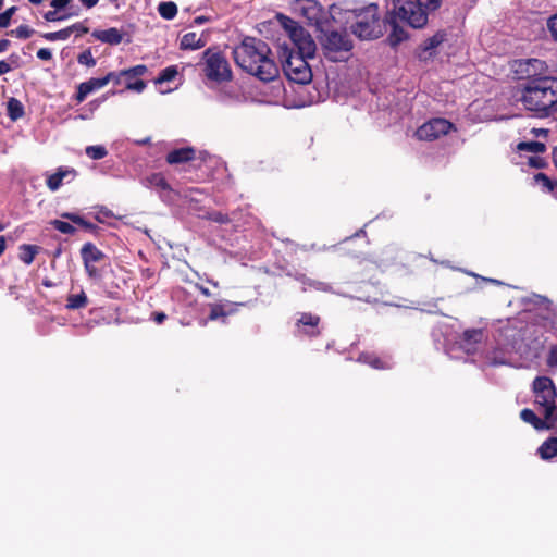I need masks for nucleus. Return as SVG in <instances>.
Wrapping results in <instances>:
<instances>
[{"label":"nucleus","instance_id":"f257e3e1","mask_svg":"<svg viewBox=\"0 0 557 557\" xmlns=\"http://www.w3.org/2000/svg\"><path fill=\"white\" fill-rule=\"evenodd\" d=\"M276 18L287 35V39L277 40L283 72L290 82L309 84L313 75L308 60L314 58L317 45L309 32L292 17L278 13Z\"/></svg>","mask_w":557,"mask_h":557},{"label":"nucleus","instance_id":"f03ea898","mask_svg":"<svg viewBox=\"0 0 557 557\" xmlns=\"http://www.w3.org/2000/svg\"><path fill=\"white\" fill-rule=\"evenodd\" d=\"M236 64L246 73L264 83L274 81L280 70L269 45L260 38L245 37L233 50Z\"/></svg>","mask_w":557,"mask_h":557},{"label":"nucleus","instance_id":"7ed1b4c3","mask_svg":"<svg viewBox=\"0 0 557 557\" xmlns=\"http://www.w3.org/2000/svg\"><path fill=\"white\" fill-rule=\"evenodd\" d=\"M520 101L535 116H550L557 104V77L542 76L528 81L522 87Z\"/></svg>","mask_w":557,"mask_h":557},{"label":"nucleus","instance_id":"20e7f679","mask_svg":"<svg viewBox=\"0 0 557 557\" xmlns=\"http://www.w3.org/2000/svg\"><path fill=\"white\" fill-rule=\"evenodd\" d=\"M201 66L205 76L222 84L233 79V72L226 55L216 47H209L202 52Z\"/></svg>","mask_w":557,"mask_h":557},{"label":"nucleus","instance_id":"39448f33","mask_svg":"<svg viewBox=\"0 0 557 557\" xmlns=\"http://www.w3.org/2000/svg\"><path fill=\"white\" fill-rule=\"evenodd\" d=\"M351 32L362 40L377 39L385 33V22L379 14V5L369 3L366 11L358 15V18L350 26Z\"/></svg>","mask_w":557,"mask_h":557},{"label":"nucleus","instance_id":"423d86ee","mask_svg":"<svg viewBox=\"0 0 557 557\" xmlns=\"http://www.w3.org/2000/svg\"><path fill=\"white\" fill-rule=\"evenodd\" d=\"M442 0H399L397 12L407 20L412 28H423L429 21V14L441 7Z\"/></svg>","mask_w":557,"mask_h":557},{"label":"nucleus","instance_id":"0eeeda50","mask_svg":"<svg viewBox=\"0 0 557 557\" xmlns=\"http://www.w3.org/2000/svg\"><path fill=\"white\" fill-rule=\"evenodd\" d=\"M534 404L544 418H557V389L554 381L548 376H536L532 383Z\"/></svg>","mask_w":557,"mask_h":557},{"label":"nucleus","instance_id":"6e6552de","mask_svg":"<svg viewBox=\"0 0 557 557\" xmlns=\"http://www.w3.org/2000/svg\"><path fill=\"white\" fill-rule=\"evenodd\" d=\"M320 44L324 57L332 62L347 60L349 52L354 48L349 35L346 32L338 30L325 32L320 37Z\"/></svg>","mask_w":557,"mask_h":557},{"label":"nucleus","instance_id":"1a4fd4ad","mask_svg":"<svg viewBox=\"0 0 557 557\" xmlns=\"http://www.w3.org/2000/svg\"><path fill=\"white\" fill-rule=\"evenodd\" d=\"M398 3L399 0L393 1V9L384 18L385 22V28L387 26L391 27V33L387 36V42L391 47H396L400 42L408 39V33L399 25L398 22L405 23L408 26L412 27V25L405 18H403L400 15H398Z\"/></svg>","mask_w":557,"mask_h":557},{"label":"nucleus","instance_id":"9d476101","mask_svg":"<svg viewBox=\"0 0 557 557\" xmlns=\"http://www.w3.org/2000/svg\"><path fill=\"white\" fill-rule=\"evenodd\" d=\"M454 128V124L446 119H432L418 127L416 136L419 140L432 141L447 135Z\"/></svg>","mask_w":557,"mask_h":557},{"label":"nucleus","instance_id":"9b49d317","mask_svg":"<svg viewBox=\"0 0 557 557\" xmlns=\"http://www.w3.org/2000/svg\"><path fill=\"white\" fill-rule=\"evenodd\" d=\"M547 70V63L540 59L516 61V73L520 75V78H527L528 81L544 76L543 74L546 73Z\"/></svg>","mask_w":557,"mask_h":557},{"label":"nucleus","instance_id":"f8f14e48","mask_svg":"<svg viewBox=\"0 0 557 557\" xmlns=\"http://www.w3.org/2000/svg\"><path fill=\"white\" fill-rule=\"evenodd\" d=\"M321 318L318 314L311 312H301L295 323V327L298 334L317 337L321 334L320 331Z\"/></svg>","mask_w":557,"mask_h":557},{"label":"nucleus","instance_id":"ddd939ff","mask_svg":"<svg viewBox=\"0 0 557 557\" xmlns=\"http://www.w3.org/2000/svg\"><path fill=\"white\" fill-rule=\"evenodd\" d=\"M354 297L364 302H377L383 297V290L379 283L362 281L354 287Z\"/></svg>","mask_w":557,"mask_h":557},{"label":"nucleus","instance_id":"4468645a","mask_svg":"<svg viewBox=\"0 0 557 557\" xmlns=\"http://www.w3.org/2000/svg\"><path fill=\"white\" fill-rule=\"evenodd\" d=\"M447 38L445 30H438L433 36L426 38L418 48L417 57L421 61H428L435 55V49Z\"/></svg>","mask_w":557,"mask_h":557},{"label":"nucleus","instance_id":"2eb2a0df","mask_svg":"<svg viewBox=\"0 0 557 557\" xmlns=\"http://www.w3.org/2000/svg\"><path fill=\"white\" fill-rule=\"evenodd\" d=\"M109 84V77H92L86 82L78 84L77 90L73 96L76 104L82 103L89 94L101 89Z\"/></svg>","mask_w":557,"mask_h":557},{"label":"nucleus","instance_id":"dca6fc26","mask_svg":"<svg viewBox=\"0 0 557 557\" xmlns=\"http://www.w3.org/2000/svg\"><path fill=\"white\" fill-rule=\"evenodd\" d=\"M523 422L531 424L535 430H550L557 428V418H539L532 409L524 408L520 411Z\"/></svg>","mask_w":557,"mask_h":557},{"label":"nucleus","instance_id":"f3484780","mask_svg":"<svg viewBox=\"0 0 557 557\" xmlns=\"http://www.w3.org/2000/svg\"><path fill=\"white\" fill-rule=\"evenodd\" d=\"M76 171L74 169H70L66 166H60L57 169V172L47 176L46 184L49 190L57 191L62 183L69 176L74 178L76 176Z\"/></svg>","mask_w":557,"mask_h":557},{"label":"nucleus","instance_id":"a211bd4d","mask_svg":"<svg viewBox=\"0 0 557 557\" xmlns=\"http://www.w3.org/2000/svg\"><path fill=\"white\" fill-rule=\"evenodd\" d=\"M300 11L310 24H318L321 20L322 8L317 0H302Z\"/></svg>","mask_w":557,"mask_h":557},{"label":"nucleus","instance_id":"6ab92c4d","mask_svg":"<svg viewBox=\"0 0 557 557\" xmlns=\"http://www.w3.org/2000/svg\"><path fill=\"white\" fill-rule=\"evenodd\" d=\"M91 36L95 39L111 46H116L121 44L123 40V33L115 27H111L108 29H95L91 33Z\"/></svg>","mask_w":557,"mask_h":557},{"label":"nucleus","instance_id":"aec40b11","mask_svg":"<svg viewBox=\"0 0 557 557\" xmlns=\"http://www.w3.org/2000/svg\"><path fill=\"white\" fill-rule=\"evenodd\" d=\"M81 257L83 259L84 267H88V263H97L106 259V255L90 242L82 246Z\"/></svg>","mask_w":557,"mask_h":557},{"label":"nucleus","instance_id":"412c9836","mask_svg":"<svg viewBox=\"0 0 557 557\" xmlns=\"http://www.w3.org/2000/svg\"><path fill=\"white\" fill-rule=\"evenodd\" d=\"M196 150L193 147H182L174 149L166 154V162L169 164H182L194 160Z\"/></svg>","mask_w":557,"mask_h":557},{"label":"nucleus","instance_id":"4be33fe9","mask_svg":"<svg viewBox=\"0 0 557 557\" xmlns=\"http://www.w3.org/2000/svg\"><path fill=\"white\" fill-rule=\"evenodd\" d=\"M207 40L202 36H197L195 32H189L183 35L180 41L181 50H198L203 48Z\"/></svg>","mask_w":557,"mask_h":557},{"label":"nucleus","instance_id":"5701e85b","mask_svg":"<svg viewBox=\"0 0 557 557\" xmlns=\"http://www.w3.org/2000/svg\"><path fill=\"white\" fill-rule=\"evenodd\" d=\"M358 361L370 366L376 370L391 369V364L387 360L382 359L374 352L363 351L358 356Z\"/></svg>","mask_w":557,"mask_h":557},{"label":"nucleus","instance_id":"b1692460","mask_svg":"<svg viewBox=\"0 0 557 557\" xmlns=\"http://www.w3.org/2000/svg\"><path fill=\"white\" fill-rule=\"evenodd\" d=\"M208 320L215 321L218 319L226 318L235 312L231 302L226 304H211Z\"/></svg>","mask_w":557,"mask_h":557},{"label":"nucleus","instance_id":"393cba45","mask_svg":"<svg viewBox=\"0 0 557 557\" xmlns=\"http://www.w3.org/2000/svg\"><path fill=\"white\" fill-rule=\"evenodd\" d=\"M537 454L543 460H550L557 456V437L550 436L537 448Z\"/></svg>","mask_w":557,"mask_h":557},{"label":"nucleus","instance_id":"a878e982","mask_svg":"<svg viewBox=\"0 0 557 557\" xmlns=\"http://www.w3.org/2000/svg\"><path fill=\"white\" fill-rule=\"evenodd\" d=\"M39 250L40 247L37 245L23 244L18 247V258L23 263L29 265L34 262Z\"/></svg>","mask_w":557,"mask_h":557},{"label":"nucleus","instance_id":"bb28decb","mask_svg":"<svg viewBox=\"0 0 557 557\" xmlns=\"http://www.w3.org/2000/svg\"><path fill=\"white\" fill-rule=\"evenodd\" d=\"M366 5L367 4H361L359 2H349V1L343 0V1H339L336 4H334V8L338 9L342 12L350 13L356 21L358 18V15L360 13H363V11H366Z\"/></svg>","mask_w":557,"mask_h":557},{"label":"nucleus","instance_id":"cd10ccee","mask_svg":"<svg viewBox=\"0 0 557 557\" xmlns=\"http://www.w3.org/2000/svg\"><path fill=\"white\" fill-rule=\"evenodd\" d=\"M88 305V298L84 290H81L79 294H70L66 298L65 307L70 310H77L86 308Z\"/></svg>","mask_w":557,"mask_h":557},{"label":"nucleus","instance_id":"c85d7f7f","mask_svg":"<svg viewBox=\"0 0 557 557\" xmlns=\"http://www.w3.org/2000/svg\"><path fill=\"white\" fill-rule=\"evenodd\" d=\"M8 116L12 121H17L25 114L24 106L16 98H10L7 103Z\"/></svg>","mask_w":557,"mask_h":557},{"label":"nucleus","instance_id":"c756f323","mask_svg":"<svg viewBox=\"0 0 557 557\" xmlns=\"http://www.w3.org/2000/svg\"><path fill=\"white\" fill-rule=\"evenodd\" d=\"M158 12L164 20H173L177 15V5L173 1H163L158 5Z\"/></svg>","mask_w":557,"mask_h":557},{"label":"nucleus","instance_id":"7c9ffc66","mask_svg":"<svg viewBox=\"0 0 557 557\" xmlns=\"http://www.w3.org/2000/svg\"><path fill=\"white\" fill-rule=\"evenodd\" d=\"M61 216L63 219H66L69 221H71L72 223L74 224H77L82 227H84L85 230L87 231H95L97 228V226L88 221H86L82 215L79 214H76V213H72V212H64L61 214Z\"/></svg>","mask_w":557,"mask_h":557},{"label":"nucleus","instance_id":"2f4dec72","mask_svg":"<svg viewBox=\"0 0 557 557\" xmlns=\"http://www.w3.org/2000/svg\"><path fill=\"white\" fill-rule=\"evenodd\" d=\"M517 150L543 153L546 151V145L541 141H521L517 145Z\"/></svg>","mask_w":557,"mask_h":557},{"label":"nucleus","instance_id":"473e14b6","mask_svg":"<svg viewBox=\"0 0 557 557\" xmlns=\"http://www.w3.org/2000/svg\"><path fill=\"white\" fill-rule=\"evenodd\" d=\"M177 66L170 65L159 73L158 77L154 79V84L161 85L166 82H172L177 76Z\"/></svg>","mask_w":557,"mask_h":557},{"label":"nucleus","instance_id":"72a5a7b5","mask_svg":"<svg viewBox=\"0 0 557 557\" xmlns=\"http://www.w3.org/2000/svg\"><path fill=\"white\" fill-rule=\"evenodd\" d=\"M483 338V331L481 329H470L462 333L461 339L465 344H478Z\"/></svg>","mask_w":557,"mask_h":557},{"label":"nucleus","instance_id":"f704fd0d","mask_svg":"<svg viewBox=\"0 0 557 557\" xmlns=\"http://www.w3.org/2000/svg\"><path fill=\"white\" fill-rule=\"evenodd\" d=\"M534 181L541 184L548 193H557V182L552 181L545 173H537L534 175Z\"/></svg>","mask_w":557,"mask_h":557},{"label":"nucleus","instance_id":"c9c22d12","mask_svg":"<svg viewBox=\"0 0 557 557\" xmlns=\"http://www.w3.org/2000/svg\"><path fill=\"white\" fill-rule=\"evenodd\" d=\"M147 66L145 64H138L129 69L122 70V74L127 78V82H132L133 78L143 76L147 72Z\"/></svg>","mask_w":557,"mask_h":557},{"label":"nucleus","instance_id":"e433bc0d","mask_svg":"<svg viewBox=\"0 0 557 557\" xmlns=\"http://www.w3.org/2000/svg\"><path fill=\"white\" fill-rule=\"evenodd\" d=\"M86 154L92 160H100L108 154V150L104 146H88L86 148Z\"/></svg>","mask_w":557,"mask_h":557},{"label":"nucleus","instance_id":"4c0bfd02","mask_svg":"<svg viewBox=\"0 0 557 557\" xmlns=\"http://www.w3.org/2000/svg\"><path fill=\"white\" fill-rule=\"evenodd\" d=\"M77 62L81 65H85L87 67H94L96 65V63H97L96 59L94 58V55L91 53V49L90 48L84 50L83 52H81L77 55Z\"/></svg>","mask_w":557,"mask_h":557},{"label":"nucleus","instance_id":"58836bf2","mask_svg":"<svg viewBox=\"0 0 557 557\" xmlns=\"http://www.w3.org/2000/svg\"><path fill=\"white\" fill-rule=\"evenodd\" d=\"M52 227L63 234L72 235L76 232V228L69 222L61 221V220H52L50 222Z\"/></svg>","mask_w":557,"mask_h":557},{"label":"nucleus","instance_id":"ea45409f","mask_svg":"<svg viewBox=\"0 0 557 557\" xmlns=\"http://www.w3.org/2000/svg\"><path fill=\"white\" fill-rule=\"evenodd\" d=\"M41 37L48 41L66 40L69 39V29L63 28L58 32L44 33Z\"/></svg>","mask_w":557,"mask_h":557},{"label":"nucleus","instance_id":"a19ab883","mask_svg":"<svg viewBox=\"0 0 557 557\" xmlns=\"http://www.w3.org/2000/svg\"><path fill=\"white\" fill-rule=\"evenodd\" d=\"M34 34V29L30 28L28 25H20L15 29H12L10 32L11 36H15L18 39H27Z\"/></svg>","mask_w":557,"mask_h":557},{"label":"nucleus","instance_id":"79ce46f5","mask_svg":"<svg viewBox=\"0 0 557 557\" xmlns=\"http://www.w3.org/2000/svg\"><path fill=\"white\" fill-rule=\"evenodd\" d=\"M207 219L219 224H227L231 222V218L228 216V214L223 213L221 211L209 212L207 214Z\"/></svg>","mask_w":557,"mask_h":557},{"label":"nucleus","instance_id":"37998d69","mask_svg":"<svg viewBox=\"0 0 557 557\" xmlns=\"http://www.w3.org/2000/svg\"><path fill=\"white\" fill-rule=\"evenodd\" d=\"M88 277L95 282H99L102 278L101 269L97 268L95 263H88V267H84Z\"/></svg>","mask_w":557,"mask_h":557},{"label":"nucleus","instance_id":"c03bdc74","mask_svg":"<svg viewBox=\"0 0 557 557\" xmlns=\"http://www.w3.org/2000/svg\"><path fill=\"white\" fill-rule=\"evenodd\" d=\"M65 29H69V37L76 33V36H82L84 34H87L89 32V28L85 26L83 23L77 22L69 27H65Z\"/></svg>","mask_w":557,"mask_h":557},{"label":"nucleus","instance_id":"a18cd8bd","mask_svg":"<svg viewBox=\"0 0 557 557\" xmlns=\"http://www.w3.org/2000/svg\"><path fill=\"white\" fill-rule=\"evenodd\" d=\"M547 28L552 38L557 41V13L550 16L547 21Z\"/></svg>","mask_w":557,"mask_h":557},{"label":"nucleus","instance_id":"49530a36","mask_svg":"<svg viewBox=\"0 0 557 557\" xmlns=\"http://www.w3.org/2000/svg\"><path fill=\"white\" fill-rule=\"evenodd\" d=\"M146 88V83L143 79H137L135 82H127L126 83V89L127 90H134L137 92H143Z\"/></svg>","mask_w":557,"mask_h":557},{"label":"nucleus","instance_id":"de8ad7c7","mask_svg":"<svg viewBox=\"0 0 557 557\" xmlns=\"http://www.w3.org/2000/svg\"><path fill=\"white\" fill-rule=\"evenodd\" d=\"M103 289L107 293L108 297L116 299L120 295V287L117 285L115 286H109L107 283H103Z\"/></svg>","mask_w":557,"mask_h":557},{"label":"nucleus","instance_id":"09e8293b","mask_svg":"<svg viewBox=\"0 0 557 557\" xmlns=\"http://www.w3.org/2000/svg\"><path fill=\"white\" fill-rule=\"evenodd\" d=\"M104 77H109V83L113 82L115 85H120L124 74H122L121 70L120 72H109Z\"/></svg>","mask_w":557,"mask_h":557},{"label":"nucleus","instance_id":"8fccbe9b","mask_svg":"<svg viewBox=\"0 0 557 557\" xmlns=\"http://www.w3.org/2000/svg\"><path fill=\"white\" fill-rule=\"evenodd\" d=\"M547 364L549 367H557V346L550 348L547 357Z\"/></svg>","mask_w":557,"mask_h":557},{"label":"nucleus","instance_id":"3c124183","mask_svg":"<svg viewBox=\"0 0 557 557\" xmlns=\"http://www.w3.org/2000/svg\"><path fill=\"white\" fill-rule=\"evenodd\" d=\"M44 18L48 22L62 21L65 16H59L57 10L48 11L44 14Z\"/></svg>","mask_w":557,"mask_h":557},{"label":"nucleus","instance_id":"603ef678","mask_svg":"<svg viewBox=\"0 0 557 557\" xmlns=\"http://www.w3.org/2000/svg\"><path fill=\"white\" fill-rule=\"evenodd\" d=\"M37 58L42 61H49L52 59V53H51L50 49H48V48H40L37 51Z\"/></svg>","mask_w":557,"mask_h":557},{"label":"nucleus","instance_id":"864d4df0","mask_svg":"<svg viewBox=\"0 0 557 557\" xmlns=\"http://www.w3.org/2000/svg\"><path fill=\"white\" fill-rule=\"evenodd\" d=\"M529 164L532 168L542 169V168H544L546 165V162L542 158L530 157L529 158Z\"/></svg>","mask_w":557,"mask_h":557},{"label":"nucleus","instance_id":"5fc2aeb1","mask_svg":"<svg viewBox=\"0 0 557 557\" xmlns=\"http://www.w3.org/2000/svg\"><path fill=\"white\" fill-rule=\"evenodd\" d=\"M168 319V315L164 312H152L151 313V320L156 322L157 324H162Z\"/></svg>","mask_w":557,"mask_h":557},{"label":"nucleus","instance_id":"6e6d98bb","mask_svg":"<svg viewBox=\"0 0 557 557\" xmlns=\"http://www.w3.org/2000/svg\"><path fill=\"white\" fill-rule=\"evenodd\" d=\"M115 94H116V91H114V90L113 91H109V92L102 95L100 98H97V99L92 100L90 102V104L95 106V107H99L102 102H104L109 98L110 95H115Z\"/></svg>","mask_w":557,"mask_h":557},{"label":"nucleus","instance_id":"4d7b16f0","mask_svg":"<svg viewBox=\"0 0 557 557\" xmlns=\"http://www.w3.org/2000/svg\"><path fill=\"white\" fill-rule=\"evenodd\" d=\"M72 0H52L51 7H53L55 10L64 9Z\"/></svg>","mask_w":557,"mask_h":557},{"label":"nucleus","instance_id":"13d9d810","mask_svg":"<svg viewBox=\"0 0 557 557\" xmlns=\"http://www.w3.org/2000/svg\"><path fill=\"white\" fill-rule=\"evenodd\" d=\"M4 230V225L0 224V232ZM7 249V238L4 236H0V257L4 253Z\"/></svg>","mask_w":557,"mask_h":557},{"label":"nucleus","instance_id":"bf43d9fd","mask_svg":"<svg viewBox=\"0 0 557 557\" xmlns=\"http://www.w3.org/2000/svg\"><path fill=\"white\" fill-rule=\"evenodd\" d=\"M11 18L4 13H0V28H5L10 25Z\"/></svg>","mask_w":557,"mask_h":557},{"label":"nucleus","instance_id":"052dcab7","mask_svg":"<svg viewBox=\"0 0 557 557\" xmlns=\"http://www.w3.org/2000/svg\"><path fill=\"white\" fill-rule=\"evenodd\" d=\"M11 70H12V67L7 61H4V60L0 61V75L9 73Z\"/></svg>","mask_w":557,"mask_h":557},{"label":"nucleus","instance_id":"680f3d73","mask_svg":"<svg viewBox=\"0 0 557 557\" xmlns=\"http://www.w3.org/2000/svg\"><path fill=\"white\" fill-rule=\"evenodd\" d=\"M83 5H85L87 9H91L95 5H97L99 0H78Z\"/></svg>","mask_w":557,"mask_h":557},{"label":"nucleus","instance_id":"e2e57ef3","mask_svg":"<svg viewBox=\"0 0 557 557\" xmlns=\"http://www.w3.org/2000/svg\"><path fill=\"white\" fill-rule=\"evenodd\" d=\"M196 287L205 297H208V298L212 297L211 292L207 287H205L202 285H196Z\"/></svg>","mask_w":557,"mask_h":557},{"label":"nucleus","instance_id":"0e129e2a","mask_svg":"<svg viewBox=\"0 0 557 557\" xmlns=\"http://www.w3.org/2000/svg\"><path fill=\"white\" fill-rule=\"evenodd\" d=\"M10 46V40L8 39H0V53L4 52Z\"/></svg>","mask_w":557,"mask_h":557},{"label":"nucleus","instance_id":"69168bd1","mask_svg":"<svg viewBox=\"0 0 557 557\" xmlns=\"http://www.w3.org/2000/svg\"><path fill=\"white\" fill-rule=\"evenodd\" d=\"M531 133H533L536 136H539V135L546 136L548 134V131L545 128H532Z\"/></svg>","mask_w":557,"mask_h":557},{"label":"nucleus","instance_id":"338daca9","mask_svg":"<svg viewBox=\"0 0 557 557\" xmlns=\"http://www.w3.org/2000/svg\"><path fill=\"white\" fill-rule=\"evenodd\" d=\"M157 185L160 186L163 189H170V185L168 184V182L163 177L159 178Z\"/></svg>","mask_w":557,"mask_h":557},{"label":"nucleus","instance_id":"774afa93","mask_svg":"<svg viewBox=\"0 0 557 557\" xmlns=\"http://www.w3.org/2000/svg\"><path fill=\"white\" fill-rule=\"evenodd\" d=\"M552 160H553V164L554 166L557 169V146H555L553 148V151H552Z\"/></svg>","mask_w":557,"mask_h":557}]
</instances>
